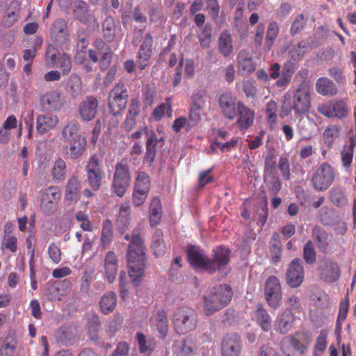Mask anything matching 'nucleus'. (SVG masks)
I'll return each mask as SVG.
<instances>
[{"instance_id": "obj_62", "label": "nucleus", "mask_w": 356, "mask_h": 356, "mask_svg": "<svg viewBox=\"0 0 356 356\" xmlns=\"http://www.w3.org/2000/svg\"><path fill=\"white\" fill-rule=\"evenodd\" d=\"M88 328L91 339L93 341H96L97 339V332L100 328V321L97 316H91L88 320Z\"/></svg>"}, {"instance_id": "obj_11", "label": "nucleus", "mask_w": 356, "mask_h": 356, "mask_svg": "<svg viewBox=\"0 0 356 356\" xmlns=\"http://www.w3.org/2000/svg\"><path fill=\"white\" fill-rule=\"evenodd\" d=\"M318 279L327 284H332L338 281L341 271L337 261L332 258H323L316 268Z\"/></svg>"}, {"instance_id": "obj_22", "label": "nucleus", "mask_w": 356, "mask_h": 356, "mask_svg": "<svg viewBox=\"0 0 356 356\" xmlns=\"http://www.w3.org/2000/svg\"><path fill=\"white\" fill-rule=\"evenodd\" d=\"M147 138L145 144V153L143 157L145 162L149 163V165H152L154 162L155 157L157 152V145L159 142H163V138H158L156 134L154 131L150 133L147 132Z\"/></svg>"}, {"instance_id": "obj_40", "label": "nucleus", "mask_w": 356, "mask_h": 356, "mask_svg": "<svg viewBox=\"0 0 356 356\" xmlns=\"http://www.w3.org/2000/svg\"><path fill=\"white\" fill-rule=\"evenodd\" d=\"M17 345L15 335L9 332L6 337L1 347L0 353L1 356H12Z\"/></svg>"}, {"instance_id": "obj_17", "label": "nucleus", "mask_w": 356, "mask_h": 356, "mask_svg": "<svg viewBox=\"0 0 356 356\" xmlns=\"http://www.w3.org/2000/svg\"><path fill=\"white\" fill-rule=\"evenodd\" d=\"M153 43L152 34L147 33L139 47L137 56V63L140 70H144L148 65L152 54Z\"/></svg>"}, {"instance_id": "obj_25", "label": "nucleus", "mask_w": 356, "mask_h": 356, "mask_svg": "<svg viewBox=\"0 0 356 356\" xmlns=\"http://www.w3.org/2000/svg\"><path fill=\"white\" fill-rule=\"evenodd\" d=\"M82 188L81 181L76 175L71 176L65 186V200L69 202H77Z\"/></svg>"}, {"instance_id": "obj_42", "label": "nucleus", "mask_w": 356, "mask_h": 356, "mask_svg": "<svg viewBox=\"0 0 356 356\" xmlns=\"http://www.w3.org/2000/svg\"><path fill=\"white\" fill-rule=\"evenodd\" d=\"M166 113L168 118H171L172 115V108L171 100L170 98H167L165 102L160 104L156 106L152 112V115L156 121H159Z\"/></svg>"}, {"instance_id": "obj_10", "label": "nucleus", "mask_w": 356, "mask_h": 356, "mask_svg": "<svg viewBox=\"0 0 356 356\" xmlns=\"http://www.w3.org/2000/svg\"><path fill=\"white\" fill-rule=\"evenodd\" d=\"M129 98L128 90L124 83L119 82L110 90L108 105L110 113L116 116L125 108Z\"/></svg>"}, {"instance_id": "obj_50", "label": "nucleus", "mask_w": 356, "mask_h": 356, "mask_svg": "<svg viewBox=\"0 0 356 356\" xmlns=\"http://www.w3.org/2000/svg\"><path fill=\"white\" fill-rule=\"evenodd\" d=\"M150 187V179L147 173L140 171L138 172L135 181L134 189L148 193Z\"/></svg>"}, {"instance_id": "obj_13", "label": "nucleus", "mask_w": 356, "mask_h": 356, "mask_svg": "<svg viewBox=\"0 0 356 356\" xmlns=\"http://www.w3.org/2000/svg\"><path fill=\"white\" fill-rule=\"evenodd\" d=\"M86 171L87 181L90 187L95 191H99L102 186L104 172L100 167L99 159L96 155H93L89 159Z\"/></svg>"}, {"instance_id": "obj_52", "label": "nucleus", "mask_w": 356, "mask_h": 356, "mask_svg": "<svg viewBox=\"0 0 356 356\" xmlns=\"http://www.w3.org/2000/svg\"><path fill=\"white\" fill-rule=\"evenodd\" d=\"M327 74L338 85H344L346 83V76L343 67L338 65L331 66L327 70Z\"/></svg>"}, {"instance_id": "obj_43", "label": "nucleus", "mask_w": 356, "mask_h": 356, "mask_svg": "<svg viewBox=\"0 0 356 356\" xmlns=\"http://www.w3.org/2000/svg\"><path fill=\"white\" fill-rule=\"evenodd\" d=\"M219 50L224 56H228L233 51L232 38L227 31H223L219 38Z\"/></svg>"}, {"instance_id": "obj_1", "label": "nucleus", "mask_w": 356, "mask_h": 356, "mask_svg": "<svg viewBox=\"0 0 356 356\" xmlns=\"http://www.w3.org/2000/svg\"><path fill=\"white\" fill-rule=\"evenodd\" d=\"M126 241H130L127 252L128 273L131 282L138 285L145 268V246L143 238V229L137 227L132 231L131 236L126 234Z\"/></svg>"}, {"instance_id": "obj_59", "label": "nucleus", "mask_w": 356, "mask_h": 356, "mask_svg": "<svg viewBox=\"0 0 356 356\" xmlns=\"http://www.w3.org/2000/svg\"><path fill=\"white\" fill-rule=\"evenodd\" d=\"M60 283H48L47 285V296L48 299L51 301L60 300L63 296L60 293Z\"/></svg>"}, {"instance_id": "obj_48", "label": "nucleus", "mask_w": 356, "mask_h": 356, "mask_svg": "<svg viewBox=\"0 0 356 356\" xmlns=\"http://www.w3.org/2000/svg\"><path fill=\"white\" fill-rule=\"evenodd\" d=\"M316 251L312 241L308 240L303 247L302 257L307 264L312 265L316 261Z\"/></svg>"}, {"instance_id": "obj_38", "label": "nucleus", "mask_w": 356, "mask_h": 356, "mask_svg": "<svg viewBox=\"0 0 356 356\" xmlns=\"http://www.w3.org/2000/svg\"><path fill=\"white\" fill-rule=\"evenodd\" d=\"M264 182L271 195H277L282 188V181L277 174L264 175Z\"/></svg>"}, {"instance_id": "obj_14", "label": "nucleus", "mask_w": 356, "mask_h": 356, "mask_svg": "<svg viewBox=\"0 0 356 356\" xmlns=\"http://www.w3.org/2000/svg\"><path fill=\"white\" fill-rule=\"evenodd\" d=\"M264 293L270 307L276 309L280 305L282 293L280 280L277 277L272 275L266 280Z\"/></svg>"}, {"instance_id": "obj_44", "label": "nucleus", "mask_w": 356, "mask_h": 356, "mask_svg": "<svg viewBox=\"0 0 356 356\" xmlns=\"http://www.w3.org/2000/svg\"><path fill=\"white\" fill-rule=\"evenodd\" d=\"M277 104L274 100H270L266 106V120L271 130H273L277 124Z\"/></svg>"}, {"instance_id": "obj_49", "label": "nucleus", "mask_w": 356, "mask_h": 356, "mask_svg": "<svg viewBox=\"0 0 356 356\" xmlns=\"http://www.w3.org/2000/svg\"><path fill=\"white\" fill-rule=\"evenodd\" d=\"M270 251L272 254L273 259L278 261L281 258L282 243L280 239V235L277 232H273L270 241Z\"/></svg>"}, {"instance_id": "obj_64", "label": "nucleus", "mask_w": 356, "mask_h": 356, "mask_svg": "<svg viewBox=\"0 0 356 356\" xmlns=\"http://www.w3.org/2000/svg\"><path fill=\"white\" fill-rule=\"evenodd\" d=\"M305 26V16L302 14L298 15L293 21L290 28V33L292 35L300 33Z\"/></svg>"}, {"instance_id": "obj_51", "label": "nucleus", "mask_w": 356, "mask_h": 356, "mask_svg": "<svg viewBox=\"0 0 356 356\" xmlns=\"http://www.w3.org/2000/svg\"><path fill=\"white\" fill-rule=\"evenodd\" d=\"M354 146H344L341 152V165L346 171H348L350 168L353 160Z\"/></svg>"}, {"instance_id": "obj_46", "label": "nucleus", "mask_w": 356, "mask_h": 356, "mask_svg": "<svg viewBox=\"0 0 356 356\" xmlns=\"http://www.w3.org/2000/svg\"><path fill=\"white\" fill-rule=\"evenodd\" d=\"M116 306V296L113 292H108L102 296L100 301V309L104 314L113 312Z\"/></svg>"}, {"instance_id": "obj_45", "label": "nucleus", "mask_w": 356, "mask_h": 356, "mask_svg": "<svg viewBox=\"0 0 356 356\" xmlns=\"http://www.w3.org/2000/svg\"><path fill=\"white\" fill-rule=\"evenodd\" d=\"M330 200L335 206L342 207L347 204L346 196L341 186H335L330 191Z\"/></svg>"}, {"instance_id": "obj_60", "label": "nucleus", "mask_w": 356, "mask_h": 356, "mask_svg": "<svg viewBox=\"0 0 356 356\" xmlns=\"http://www.w3.org/2000/svg\"><path fill=\"white\" fill-rule=\"evenodd\" d=\"M244 15V4L238 3L234 18V25L238 31H243L245 28Z\"/></svg>"}, {"instance_id": "obj_53", "label": "nucleus", "mask_w": 356, "mask_h": 356, "mask_svg": "<svg viewBox=\"0 0 356 356\" xmlns=\"http://www.w3.org/2000/svg\"><path fill=\"white\" fill-rule=\"evenodd\" d=\"M327 346V333L325 330H321L317 337L314 347L313 355L317 356L323 353Z\"/></svg>"}, {"instance_id": "obj_57", "label": "nucleus", "mask_w": 356, "mask_h": 356, "mask_svg": "<svg viewBox=\"0 0 356 356\" xmlns=\"http://www.w3.org/2000/svg\"><path fill=\"white\" fill-rule=\"evenodd\" d=\"M277 159L273 152H268L264 159V175L276 174Z\"/></svg>"}, {"instance_id": "obj_41", "label": "nucleus", "mask_w": 356, "mask_h": 356, "mask_svg": "<svg viewBox=\"0 0 356 356\" xmlns=\"http://www.w3.org/2000/svg\"><path fill=\"white\" fill-rule=\"evenodd\" d=\"M163 237V232L161 229H156L152 237L151 248L156 257L163 255L165 252V245Z\"/></svg>"}, {"instance_id": "obj_37", "label": "nucleus", "mask_w": 356, "mask_h": 356, "mask_svg": "<svg viewBox=\"0 0 356 356\" xmlns=\"http://www.w3.org/2000/svg\"><path fill=\"white\" fill-rule=\"evenodd\" d=\"M67 172V165L65 161L61 159H57L51 169V177L55 182H61L65 179Z\"/></svg>"}, {"instance_id": "obj_28", "label": "nucleus", "mask_w": 356, "mask_h": 356, "mask_svg": "<svg viewBox=\"0 0 356 356\" xmlns=\"http://www.w3.org/2000/svg\"><path fill=\"white\" fill-rule=\"evenodd\" d=\"M312 236L319 251L323 254L329 253V234L321 227L316 225L312 229Z\"/></svg>"}, {"instance_id": "obj_33", "label": "nucleus", "mask_w": 356, "mask_h": 356, "mask_svg": "<svg viewBox=\"0 0 356 356\" xmlns=\"http://www.w3.org/2000/svg\"><path fill=\"white\" fill-rule=\"evenodd\" d=\"M252 318L257 322L265 332L269 330L271 327V318L262 304H257L256 309L252 314Z\"/></svg>"}, {"instance_id": "obj_32", "label": "nucleus", "mask_w": 356, "mask_h": 356, "mask_svg": "<svg viewBox=\"0 0 356 356\" xmlns=\"http://www.w3.org/2000/svg\"><path fill=\"white\" fill-rule=\"evenodd\" d=\"M341 131L340 127L334 124H328L325 128L322 137L323 143L327 148H332L335 141L341 136Z\"/></svg>"}, {"instance_id": "obj_20", "label": "nucleus", "mask_w": 356, "mask_h": 356, "mask_svg": "<svg viewBox=\"0 0 356 356\" xmlns=\"http://www.w3.org/2000/svg\"><path fill=\"white\" fill-rule=\"evenodd\" d=\"M102 29L103 38L106 42L111 43L113 42L116 38H118L119 41L121 40V26L116 24L113 17H107L102 22Z\"/></svg>"}, {"instance_id": "obj_9", "label": "nucleus", "mask_w": 356, "mask_h": 356, "mask_svg": "<svg viewBox=\"0 0 356 356\" xmlns=\"http://www.w3.org/2000/svg\"><path fill=\"white\" fill-rule=\"evenodd\" d=\"M218 103L222 114L227 118L232 120L238 114L239 119L238 120V124L241 129L245 127V119L243 115L245 106L242 102L238 103L236 108L235 99L230 93L225 92L220 95Z\"/></svg>"}, {"instance_id": "obj_35", "label": "nucleus", "mask_w": 356, "mask_h": 356, "mask_svg": "<svg viewBox=\"0 0 356 356\" xmlns=\"http://www.w3.org/2000/svg\"><path fill=\"white\" fill-rule=\"evenodd\" d=\"M81 136L82 135L79 134V127L78 124L73 120L67 122L61 130V138L65 143H68Z\"/></svg>"}, {"instance_id": "obj_3", "label": "nucleus", "mask_w": 356, "mask_h": 356, "mask_svg": "<svg viewBox=\"0 0 356 356\" xmlns=\"http://www.w3.org/2000/svg\"><path fill=\"white\" fill-rule=\"evenodd\" d=\"M232 295V290L227 284H218L209 289L204 296V314L210 316L222 309L231 301Z\"/></svg>"}, {"instance_id": "obj_23", "label": "nucleus", "mask_w": 356, "mask_h": 356, "mask_svg": "<svg viewBox=\"0 0 356 356\" xmlns=\"http://www.w3.org/2000/svg\"><path fill=\"white\" fill-rule=\"evenodd\" d=\"M74 6L73 14L76 20L84 24H90L92 22H95L94 15L90 13L88 4L85 1L74 0Z\"/></svg>"}, {"instance_id": "obj_5", "label": "nucleus", "mask_w": 356, "mask_h": 356, "mask_svg": "<svg viewBox=\"0 0 356 356\" xmlns=\"http://www.w3.org/2000/svg\"><path fill=\"white\" fill-rule=\"evenodd\" d=\"M337 175L334 168L329 163H322L313 172L311 181L317 191H325L334 183Z\"/></svg>"}, {"instance_id": "obj_15", "label": "nucleus", "mask_w": 356, "mask_h": 356, "mask_svg": "<svg viewBox=\"0 0 356 356\" xmlns=\"http://www.w3.org/2000/svg\"><path fill=\"white\" fill-rule=\"evenodd\" d=\"M305 270L300 258L293 259L286 270V282L291 288H297L303 282Z\"/></svg>"}, {"instance_id": "obj_4", "label": "nucleus", "mask_w": 356, "mask_h": 356, "mask_svg": "<svg viewBox=\"0 0 356 356\" xmlns=\"http://www.w3.org/2000/svg\"><path fill=\"white\" fill-rule=\"evenodd\" d=\"M131 172L128 165V160L123 158L115 165L111 188L118 197H122L131 184Z\"/></svg>"}, {"instance_id": "obj_29", "label": "nucleus", "mask_w": 356, "mask_h": 356, "mask_svg": "<svg viewBox=\"0 0 356 356\" xmlns=\"http://www.w3.org/2000/svg\"><path fill=\"white\" fill-rule=\"evenodd\" d=\"M118 266V260L116 254L108 252L104 259V270L106 277L109 283H113L116 277Z\"/></svg>"}, {"instance_id": "obj_63", "label": "nucleus", "mask_w": 356, "mask_h": 356, "mask_svg": "<svg viewBox=\"0 0 356 356\" xmlns=\"http://www.w3.org/2000/svg\"><path fill=\"white\" fill-rule=\"evenodd\" d=\"M57 63L63 74H67L71 71L72 60L67 54L63 53L59 55Z\"/></svg>"}, {"instance_id": "obj_54", "label": "nucleus", "mask_w": 356, "mask_h": 356, "mask_svg": "<svg viewBox=\"0 0 356 356\" xmlns=\"http://www.w3.org/2000/svg\"><path fill=\"white\" fill-rule=\"evenodd\" d=\"M113 239V225L110 220L106 219L103 222L101 241L105 248Z\"/></svg>"}, {"instance_id": "obj_47", "label": "nucleus", "mask_w": 356, "mask_h": 356, "mask_svg": "<svg viewBox=\"0 0 356 356\" xmlns=\"http://www.w3.org/2000/svg\"><path fill=\"white\" fill-rule=\"evenodd\" d=\"M161 206L157 197L152 198L149 206V223L152 226L159 223L161 219Z\"/></svg>"}, {"instance_id": "obj_39", "label": "nucleus", "mask_w": 356, "mask_h": 356, "mask_svg": "<svg viewBox=\"0 0 356 356\" xmlns=\"http://www.w3.org/2000/svg\"><path fill=\"white\" fill-rule=\"evenodd\" d=\"M136 339L139 346V350L141 353L149 354L156 347V341L152 337H146L141 332L136 334Z\"/></svg>"}, {"instance_id": "obj_18", "label": "nucleus", "mask_w": 356, "mask_h": 356, "mask_svg": "<svg viewBox=\"0 0 356 356\" xmlns=\"http://www.w3.org/2000/svg\"><path fill=\"white\" fill-rule=\"evenodd\" d=\"M98 106L99 102L97 97H86L79 106V114L81 119L87 122L92 120L97 113Z\"/></svg>"}, {"instance_id": "obj_34", "label": "nucleus", "mask_w": 356, "mask_h": 356, "mask_svg": "<svg viewBox=\"0 0 356 356\" xmlns=\"http://www.w3.org/2000/svg\"><path fill=\"white\" fill-rule=\"evenodd\" d=\"M60 95L58 92H51L41 96L40 99V106L44 111L56 110Z\"/></svg>"}, {"instance_id": "obj_31", "label": "nucleus", "mask_w": 356, "mask_h": 356, "mask_svg": "<svg viewBox=\"0 0 356 356\" xmlns=\"http://www.w3.org/2000/svg\"><path fill=\"white\" fill-rule=\"evenodd\" d=\"M295 315L289 309H286L277 318V325L282 334H286L290 331L295 322Z\"/></svg>"}, {"instance_id": "obj_26", "label": "nucleus", "mask_w": 356, "mask_h": 356, "mask_svg": "<svg viewBox=\"0 0 356 356\" xmlns=\"http://www.w3.org/2000/svg\"><path fill=\"white\" fill-rule=\"evenodd\" d=\"M50 35L51 39L58 44L65 42L68 35L67 22L63 19L55 20L51 27Z\"/></svg>"}, {"instance_id": "obj_8", "label": "nucleus", "mask_w": 356, "mask_h": 356, "mask_svg": "<svg viewBox=\"0 0 356 356\" xmlns=\"http://www.w3.org/2000/svg\"><path fill=\"white\" fill-rule=\"evenodd\" d=\"M317 111L327 118L343 120L350 113V108L345 99H336L327 103H321L316 107Z\"/></svg>"}, {"instance_id": "obj_30", "label": "nucleus", "mask_w": 356, "mask_h": 356, "mask_svg": "<svg viewBox=\"0 0 356 356\" xmlns=\"http://www.w3.org/2000/svg\"><path fill=\"white\" fill-rule=\"evenodd\" d=\"M131 207L128 202L121 204L116 219V227L120 233L125 232L130 225Z\"/></svg>"}, {"instance_id": "obj_24", "label": "nucleus", "mask_w": 356, "mask_h": 356, "mask_svg": "<svg viewBox=\"0 0 356 356\" xmlns=\"http://www.w3.org/2000/svg\"><path fill=\"white\" fill-rule=\"evenodd\" d=\"M59 122L57 115L51 113L38 115L36 119V130L38 133L44 134L54 129Z\"/></svg>"}, {"instance_id": "obj_6", "label": "nucleus", "mask_w": 356, "mask_h": 356, "mask_svg": "<svg viewBox=\"0 0 356 356\" xmlns=\"http://www.w3.org/2000/svg\"><path fill=\"white\" fill-rule=\"evenodd\" d=\"M197 324L195 311L189 307L178 308L173 315V325L179 334H185L193 330Z\"/></svg>"}, {"instance_id": "obj_55", "label": "nucleus", "mask_w": 356, "mask_h": 356, "mask_svg": "<svg viewBox=\"0 0 356 356\" xmlns=\"http://www.w3.org/2000/svg\"><path fill=\"white\" fill-rule=\"evenodd\" d=\"M204 108L190 106L189 119L187 124V131L196 126L200 121Z\"/></svg>"}, {"instance_id": "obj_19", "label": "nucleus", "mask_w": 356, "mask_h": 356, "mask_svg": "<svg viewBox=\"0 0 356 356\" xmlns=\"http://www.w3.org/2000/svg\"><path fill=\"white\" fill-rule=\"evenodd\" d=\"M63 147V153L70 159L76 160L80 158L86 149V139L81 136L67 143Z\"/></svg>"}, {"instance_id": "obj_36", "label": "nucleus", "mask_w": 356, "mask_h": 356, "mask_svg": "<svg viewBox=\"0 0 356 356\" xmlns=\"http://www.w3.org/2000/svg\"><path fill=\"white\" fill-rule=\"evenodd\" d=\"M66 92L73 98L76 99L81 95L82 81L80 76L76 74H72L67 83Z\"/></svg>"}, {"instance_id": "obj_58", "label": "nucleus", "mask_w": 356, "mask_h": 356, "mask_svg": "<svg viewBox=\"0 0 356 356\" xmlns=\"http://www.w3.org/2000/svg\"><path fill=\"white\" fill-rule=\"evenodd\" d=\"M278 168L283 179L289 181L291 178L289 158L286 155H281L278 161Z\"/></svg>"}, {"instance_id": "obj_12", "label": "nucleus", "mask_w": 356, "mask_h": 356, "mask_svg": "<svg viewBox=\"0 0 356 356\" xmlns=\"http://www.w3.org/2000/svg\"><path fill=\"white\" fill-rule=\"evenodd\" d=\"M231 250L225 245L217 246L212 250L211 257H209L207 273L213 274L221 271L230 261Z\"/></svg>"}, {"instance_id": "obj_61", "label": "nucleus", "mask_w": 356, "mask_h": 356, "mask_svg": "<svg viewBox=\"0 0 356 356\" xmlns=\"http://www.w3.org/2000/svg\"><path fill=\"white\" fill-rule=\"evenodd\" d=\"M156 326L160 337L164 338L168 330V321L163 312L158 313Z\"/></svg>"}, {"instance_id": "obj_27", "label": "nucleus", "mask_w": 356, "mask_h": 356, "mask_svg": "<svg viewBox=\"0 0 356 356\" xmlns=\"http://www.w3.org/2000/svg\"><path fill=\"white\" fill-rule=\"evenodd\" d=\"M315 87L316 92L323 96L333 97L339 92L336 83L327 76L318 78Z\"/></svg>"}, {"instance_id": "obj_7", "label": "nucleus", "mask_w": 356, "mask_h": 356, "mask_svg": "<svg viewBox=\"0 0 356 356\" xmlns=\"http://www.w3.org/2000/svg\"><path fill=\"white\" fill-rule=\"evenodd\" d=\"M312 341V336L307 331H298L282 339L280 343L281 349L284 354L289 355V348L291 346L299 353L305 354Z\"/></svg>"}, {"instance_id": "obj_21", "label": "nucleus", "mask_w": 356, "mask_h": 356, "mask_svg": "<svg viewBox=\"0 0 356 356\" xmlns=\"http://www.w3.org/2000/svg\"><path fill=\"white\" fill-rule=\"evenodd\" d=\"M241 348V342L237 335H227L222 341V356H238Z\"/></svg>"}, {"instance_id": "obj_16", "label": "nucleus", "mask_w": 356, "mask_h": 356, "mask_svg": "<svg viewBox=\"0 0 356 356\" xmlns=\"http://www.w3.org/2000/svg\"><path fill=\"white\" fill-rule=\"evenodd\" d=\"M186 253L188 262L193 268L203 269L207 272L209 257L204 250L197 245H188Z\"/></svg>"}, {"instance_id": "obj_56", "label": "nucleus", "mask_w": 356, "mask_h": 356, "mask_svg": "<svg viewBox=\"0 0 356 356\" xmlns=\"http://www.w3.org/2000/svg\"><path fill=\"white\" fill-rule=\"evenodd\" d=\"M279 26L276 22H271L269 24L266 36V44L268 49L273 45L279 34Z\"/></svg>"}, {"instance_id": "obj_2", "label": "nucleus", "mask_w": 356, "mask_h": 356, "mask_svg": "<svg viewBox=\"0 0 356 356\" xmlns=\"http://www.w3.org/2000/svg\"><path fill=\"white\" fill-rule=\"evenodd\" d=\"M311 107V91L306 85H301L294 92L293 98L284 95L281 117L289 115L294 111L296 116H302L308 112Z\"/></svg>"}]
</instances>
